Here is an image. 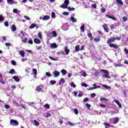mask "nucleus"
<instances>
[{
    "instance_id": "24",
    "label": "nucleus",
    "mask_w": 128,
    "mask_h": 128,
    "mask_svg": "<svg viewBox=\"0 0 128 128\" xmlns=\"http://www.w3.org/2000/svg\"><path fill=\"white\" fill-rule=\"evenodd\" d=\"M60 72L62 74V76H66V70L64 69L61 70Z\"/></svg>"
},
{
    "instance_id": "2",
    "label": "nucleus",
    "mask_w": 128,
    "mask_h": 128,
    "mask_svg": "<svg viewBox=\"0 0 128 128\" xmlns=\"http://www.w3.org/2000/svg\"><path fill=\"white\" fill-rule=\"evenodd\" d=\"M44 85L40 84L36 88V91L37 92H44Z\"/></svg>"
},
{
    "instance_id": "18",
    "label": "nucleus",
    "mask_w": 128,
    "mask_h": 128,
    "mask_svg": "<svg viewBox=\"0 0 128 128\" xmlns=\"http://www.w3.org/2000/svg\"><path fill=\"white\" fill-rule=\"evenodd\" d=\"M12 78L14 80L16 81V82H20V78H18V76H13Z\"/></svg>"
},
{
    "instance_id": "28",
    "label": "nucleus",
    "mask_w": 128,
    "mask_h": 128,
    "mask_svg": "<svg viewBox=\"0 0 128 128\" xmlns=\"http://www.w3.org/2000/svg\"><path fill=\"white\" fill-rule=\"evenodd\" d=\"M16 73V70H14V69H11L10 71H9V74H14Z\"/></svg>"
},
{
    "instance_id": "23",
    "label": "nucleus",
    "mask_w": 128,
    "mask_h": 128,
    "mask_svg": "<svg viewBox=\"0 0 128 128\" xmlns=\"http://www.w3.org/2000/svg\"><path fill=\"white\" fill-rule=\"evenodd\" d=\"M42 20H50V16H44L42 18Z\"/></svg>"
},
{
    "instance_id": "9",
    "label": "nucleus",
    "mask_w": 128,
    "mask_h": 128,
    "mask_svg": "<svg viewBox=\"0 0 128 128\" xmlns=\"http://www.w3.org/2000/svg\"><path fill=\"white\" fill-rule=\"evenodd\" d=\"M64 52H65L66 54L68 56V54H70V50H68L67 46H65Z\"/></svg>"
},
{
    "instance_id": "34",
    "label": "nucleus",
    "mask_w": 128,
    "mask_h": 128,
    "mask_svg": "<svg viewBox=\"0 0 128 128\" xmlns=\"http://www.w3.org/2000/svg\"><path fill=\"white\" fill-rule=\"evenodd\" d=\"M80 29L82 30V32H84V24L80 26Z\"/></svg>"
},
{
    "instance_id": "26",
    "label": "nucleus",
    "mask_w": 128,
    "mask_h": 128,
    "mask_svg": "<svg viewBox=\"0 0 128 128\" xmlns=\"http://www.w3.org/2000/svg\"><path fill=\"white\" fill-rule=\"evenodd\" d=\"M11 30L13 32H16V25L14 24L12 25Z\"/></svg>"
},
{
    "instance_id": "63",
    "label": "nucleus",
    "mask_w": 128,
    "mask_h": 128,
    "mask_svg": "<svg viewBox=\"0 0 128 128\" xmlns=\"http://www.w3.org/2000/svg\"><path fill=\"white\" fill-rule=\"evenodd\" d=\"M58 122H59L60 124H62V122H64L60 118L58 119Z\"/></svg>"
},
{
    "instance_id": "64",
    "label": "nucleus",
    "mask_w": 128,
    "mask_h": 128,
    "mask_svg": "<svg viewBox=\"0 0 128 128\" xmlns=\"http://www.w3.org/2000/svg\"><path fill=\"white\" fill-rule=\"evenodd\" d=\"M13 12H14V14H18V9L16 8L14 9Z\"/></svg>"
},
{
    "instance_id": "3",
    "label": "nucleus",
    "mask_w": 128,
    "mask_h": 128,
    "mask_svg": "<svg viewBox=\"0 0 128 128\" xmlns=\"http://www.w3.org/2000/svg\"><path fill=\"white\" fill-rule=\"evenodd\" d=\"M70 4V0H65L64 2V3L62 4V5L60 6V8H68V4Z\"/></svg>"
},
{
    "instance_id": "27",
    "label": "nucleus",
    "mask_w": 128,
    "mask_h": 128,
    "mask_svg": "<svg viewBox=\"0 0 128 128\" xmlns=\"http://www.w3.org/2000/svg\"><path fill=\"white\" fill-rule=\"evenodd\" d=\"M100 88V86H96V87L90 88L89 90H96V88Z\"/></svg>"
},
{
    "instance_id": "51",
    "label": "nucleus",
    "mask_w": 128,
    "mask_h": 128,
    "mask_svg": "<svg viewBox=\"0 0 128 128\" xmlns=\"http://www.w3.org/2000/svg\"><path fill=\"white\" fill-rule=\"evenodd\" d=\"M90 97L92 98H95L96 97V94L95 93L91 94H90Z\"/></svg>"
},
{
    "instance_id": "31",
    "label": "nucleus",
    "mask_w": 128,
    "mask_h": 128,
    "mask_svg": "<svg viewBox=\"0 0 128 128\" xmlns=\"http://www.w3.org/2000/svg\"><path fill=\"white\" fill-rule=\"evenodd\" d=\"M34 126H40V122H38L36 120H34Z\"/></svg>"
},
{
    "instance_id": "54",
    "label": "nucleus",
    "mask_w": 128,
    "mask_h": 128,
    "mask_svg": "<svg viewBox=\"0 0 128 128\" xmlns=\"http://www.w3.org/2000/svg\"><path fill=\"white\" fill-rule=\"evenodd\" d=\"M60 82H62V84H64V82H66V80H64V78H60Z\"/></svg>"
},
{
    "instance_id": "52",
    "label": "nucleus",
    "mask_w": 128,
    "mask_h": 128,
    "mask_svg": "<svg viewBox=\"0 0 128 128\" xmlns=\"http://www.w3.org/2000/svg\"><path fill=\"white\" fill-rule=\"evenodd\" d=\"M49 58H50V60H58L57 58H52V57L50 56H49Z\"/></svg>"
},
{
    "instance_id": "20",
    "label": "nucleus",
    "mask_w": 128,
    "mask_h": 128,
    "mask_svg": "<svg viewBox=\"0 0 128 128\" xmlns=\"http://www.w3.org/2000/svg\"><path fill=\"white\" fill-rule=\"evenodd\" d=\"M116 2L119 6H122V4H124V2H122V0H116Z\"/></svg>"
},
{
    "instance_id": "35",
    "label": "nucleus",
    "mask_w": 128,
    "mask_h": 128,
    "mask_svg": "<svg viewBox=\"0 0 128 128\" xmlns=\"http://www.w3.org/2000/svg\"><path fill=\"white\" fill-rule=\"evenodd\" d=\"M50 84H51L52 86H54V84H56V81L51 80L50 81Z\"/></svg>"
},
{
    "instance_id": "41",
    "label": "nucleus",
    "mask_w": 128,
    "mask_h": 128,
    "mask_svg": "<svg viewBox=\"0 0 128 128\" xmlns=\"http://www.w3.org/2000/svg\"><path fill=\"white\" fill-rule=\"evenodd\" d=\"M102 86L104 88H106V90H108V89L110 88V87L106 85L102 84Z\"/></svg>"
},
{
    "instance_id": "40",
    "label": "nucleus",
    "mask_w": 128,
    "mask_h": 128,
    "mask_svg": "<svg viewBox=\"0 0 128 128\" xmlns=\"http://www.w3.org/2000/svg\"><path fill=\"white\" fill-rule=\"evenodd\" d=\"M100 11L104 13V12H106V8H104L102 7V8H101Z\"/></svg>"
},
{
    "instance_id": "47",
    "label": "nucleus",
    "mask_w": 128,
    "mask_h": 128,
    "mask_svg": "<svg viewBox=\"0 0 128 128\" xmlns=\"http://www.w3.org/2000/svg\"><path fill=\"white\" fill-rule=\"evenodd\" d=\"M84 102H88V98H86L83 100Z\"/></svg>"
},
{
    "instance_id": "46",
    "label": "nucleus",
    "mask_w": 128,
    "mask_h": 128,
    "mask_svg": "<svg viewBox=\"0 0 128 128\" xmlns=\"http://www.w3.org/2000/svg\"><path fill=\"white\" fill-rule=\"evenodd\" d=\"M38 38H40V39L42 38V32H38Z\"/></svg>"
},
{
    "instance_id": "36",
    "label": "nucleus",
    "mask_w": 128,
    "mask_h": 128,
    "mask_svg": "<svg viewBox=\"0 0 128 128\" xmlns=\"http://www.w3.org/2000/svg\"><path fill=\"white\" fill-rule=\"evenodd\" d=\"M100 102H104V100H105V102H108V100L106 99V98H100Z\"/></svg>"
},
{
    "instance_id": "16",
    "label": "nucleus",
    "mask_w": 128,
    "mask_h": 128,
    "mask_svg": "<svg viewBox=\"0 0 128 128\" xmlns=\"http://www.w3.org/2000/svg\"><path fill=\"white\" fill-rule=\"evenodd\" d=\"M19 54H20V56L22 58H24L26 53L24 52V51L21 50L19 52Z\"/></svg>"
},
{
    "instance_id": "45",
    "label": "nucleus",
    "mask_w": 128,
    "mask_h": 128,
    "mask_svg": "<svg viewBox=\"0 0 128 128\" xmlns=\"http://www.w3.org/2000/svg\"><path fill=\"white\" fill-rule=\"evenodd\" d=\"M11 64H12L13 66H16V61H14V60H12V62H11Z\"/></svg>"
},
{
    "instance_id": "29",
    "label": "nucleus",
    "mask_w": 128,
    "mask_h": 128,
    "mask_svg": "<svg viewBox=\"0 0 128 128\" xmlns=\"http://www.w3.org/2000/svg\"><path fill=\"white\" fill-rule=\"evenodd\" d=\"M7 2L9 4H14V0H7Z\"/></svg>"
},
{
    "instance_id": "4",
    "label": "nucleus",
    "mask_w": 128,
    "mask_h": 128,
    "mask_svg": "<svg viewBox=\"0 0 128 128\" xmlns=\"http://www.w3.org/2000/svg\"><path fill=\"white\" fill-rule=\"evenodd\" d=\"M116 41V38L111 37L110 38H108L106 41V44H112L114 42Z\"/></svg>"
},
{
    "instance_id": "62",
    "label": "nucleus",
    "mask_w": 128,
    "mask_h": 128,
    "mask_svg": "<svg viewBox=\"0 0 128 128\" xmlns=\"http://www.w3.org/2000/svg\"><path fill=\"white\" fill-rule=\"evenodd\" d=\"M4 24L5 26H8V21L5 22Z\"/></svg>"
},
{
    "instance_id": "32",
    "label": "nucleus",
    "mask_w": 128,
    "mask_h": 128,
    "mask_svg": "<svg viewBox=\"0 0 128 128\" xmlns=\"http://www.w3.org/2000/svg\"><path fill=\"white\" fill-rule=\"evenodd\" d=\"M6 18H4L2 15H0V22H4Z\"/></svg>"
},
{
    "instance_id": "42",
    "label": "nucleus",
    "mask_w": 128,
    "mask_h": 128,
    "mask_svg": "<svg viewBox=\"0 0 128 128\" xmlns=\"http://www.w3.org/2000/svg\"><path fill=\"white\" fill-rule=\"evenodd\" d=\"M62 14L64 16H70V12H64L62 13Z\"/></svg>"
},
{
    "instance_id": "10",
    "label": "nucleus",
    "mask_w": 128,
    "mask_h": 128,
    "mask_svg": "<svg viewBox=\"0 0 128 128\" xmlns=\"http://www.w3.org/2000/svg\"><path fill=\"white\" fill-rule=\"evenodd\" d=\"M100 41V36H96V38H94V42H98Z\"/></svg>"
},
{
    "instance_id": "12",
    "label": "nucleus",
    "mask_w": 128,
    "mask_h": 128,
    "mask_svg": "<svg viewBox=\"0 0 128 128\" xmlns=\"http://www.w3.org/2000/svg\"><path fill=\"white\" fill-rule=\"evenodd\" d=\"M115 102L118 104V106H119L120 108H122V106L120 101L118 100H115Z\"/></svg>"
},
{
    "instance_id": "5",
    "label": "nucleus",
    "mask_w": 128,
    "mask_h": 128,
    "mask_svg": "<svg viewBox=\"0 0 128 128\" xmlns=\"http://www.w3.org/2000/svg\"><path fill=\"white\" fill-rule=\"evenodd\" d=\"M10 124L12 126H18V122L16 120L12 119L10 120Z\"/></svg>"
},
{
    "instance_id": "13",
    "label": "nucleus",
    "mask_w": 128,
    "mask_h": 128,
    "mask_svg": "<svg viewBox=\"0 0 128 128\" xmlns=\"http://www.w3.org/2000/svg\"><path fill=\"white\" fill-rule=\"evenodd\" d=\"M36 28H38V26L36 24H32L30 25V29L34 28H36Z\"/></svg>"
},
{
    "instance_id": "17",
    "label": "nucleus",
    "mask_w": 128,
    "mask_h": 128,
    "mask_svg": "<svg viewBox=\"0 0 128 128\" xmlns=\"http://www.w3.org/2000/svg\"><path fill=\"white\" fill-rule=\"evenodd\" d=\"M118 122H120V118H118V117H116L114 118V124H118Z\"/></svg>"
},
{
    "instance_id": "53",
    "label": "nucleus",
    "mask_w": 128,
    "mask_h": 128,
    "mask_svg": "<svg viewBox=\"0 0 128 128\" xmlns=\"http://www.w3.org/2000/svg\"><path fill=\"white\" fill-rule=\"evenodd\" d=\"M122 20H123V22H126L128 20V18L126 17V16H124L122 18Z\"/></svg>"
},
{
    "instance_id": "33",
    "label": "nucleus",
    "mask_w": 128,
    "mask_h": 128,
    "mask_svg": "<svg viewBox=\"0 0 128 128\" xmlns=\"http://www.w3.org/2000/svg\"><path fill=\"white\" fill-rule=\"evenodd\" d=\"M70 20L72 22H76V20L72 16L70 17Z\"/></svg>"
},
{
    "instance_id": "38",
    "label": "nucleus",
    "mask_w": 128,
    "mask_h": 128,
    "mask_svg": "<svg viewBox=\"0 0 128 128\" xmlns=\"http://www.w3.org/2000/svg\"><path fill=\"white\" fill-rule=\"evenodd\" d=\"M44 108H50V104H46L44 106Z\"/></svg>"
},
{
    "instance_id": "21",
    "label": "nucleus",
    "mask_w": 128,
    "mask_h": 128,
    "mask_svg": "<svg viewBox=\"0 0 128 128\" xmlns=\"http://www.w3.org/2000/svg\"><path fill=\"white\" fill-rule=\"evenodd\" d=\"M106 18H111L112 20H116V19L114 18V17H112L108 14H106Z\"/></svg>"
},
{
    "instance_id": "57",
    "label": "nucleus",
    "mask_w": 128,
    "mask_h": 128,
    "mask_svg": "<svg viewBox=\"0 0 128 128\" xmlns=\"http://www.w3.org/2000/svg\"><path fill=\"white\" fill-rule=\"evenodd\" d=\"M82 86H84V88H88V85L86 84L82 83Z\"/></svg>"
},
{
    "instance_id": "30",
    "label": "nucleus",
    "mask_w": 128,
    "mask_h": 128,
    "mask_svg": "<svg viewBox=\"0 0 128 128\" xmlns=\"http://www.w3.org/2000/svg\"><path fill=\"white\" fill-rule=\"evenodd\" d=\"M75 50L76 52H80V46L77 45L76 46Z\"/></svg>"
},
{
    "instance_id": "49",
    "label": "nucleus",
    "mask_w": 128,
    "mask_h": 128,
    "mask_svg": "<svg viewBox=\"0 0 128 128\" xmlns=\"http://www.w3.org/2000/svg\"><path fill=\"white\" fill-rule=\"evenodd\" d=\"M115 66H116H116H118V68H121V66H122V64H116V65H115Z\"/></svg>"
},
{
    "instance_id": "44",
    "label": "nucleus",
    "mask_w": 128,
    "mask_h": 128,
    "mask_svg": "<svg viewBox=\"0 0 128 128\" xmlns=\"http://www.w3.org/2000/svg\"><path fill=\"white\" fill-rule=\"evenodd\" d=\"M71 86H72V88H76V86L74 84V82H71V84H70Z\"/></svg>"
},
{
    "instance_id": "22",
    "label": "nucleus",
    "mask_w": 128,
    "mask_h": 128,
    "mask_svg": "<svg viewBox=\"0 0 128 128\" xmlns=\"http://www.w3.org/2000/svg\"><path fill=\"white\" fill-rule=\"evenodd\" d=\"M51 34L54 38H56V36H58V34H56V31H52Z\"/></svg>"
},
{
    "instance_id": "11",
    "label": "nucleus",
    "mask_w": 128,
    "mask_h": 128,
    "mask_svg": "<svg viewBox=\"0 0 128 128\" xmlns=\"http://www.w3.org/2000/svg\"><path fill=\"white\" fill-rule=\"evenodd\" d=\"M34 42L35 44H40V40L38 38H34Z\"/></svg>"
},
{
    "instance_id": "61",
    "label": "nucleus",
    "mask_w": 128,
    "mask_h": 128,
    "mask_svg": "<svg viewBox=\"0 0 128 128\" xmlns=\"http://www.w3.org/2000/svg\"><path fill=\"white\" fill-rule=\"evenodd\" d=\"M46 76L50 77V73L49 72H46Z\"/></svg>"
},
{
    "instance_id": "50",
    "label": "nucleus",
    "mask_w": 128,
    "mask_h": 128,
    "mask_svg": "<svg viewBox=\"0 0 128 128\" xmlns=\"http://www.w3.org/2000/svg\"><path fill=\"white\" fill-rule=\"evenodd\" d=\"M124 54H126L128 55V50L126 48H125L124 49Z\"/></svg>"
},
{
    "instance_id": "1",
    "label": "nucleus",
    "mask_w": 128,
    "mask_h": 128,
    "mask_svg": "<svg viewBox=\"0 0 128 128\" xmlns=\"http://www.w3.org/2000/svg\"><path fill=\"white\" fill-rule=\"evenodd\" d=\"M100 72H102L104 74H103L102 78H110V76H108V70L104 69H102L100 70Z\"/></svg>"
},
{
    "instance_id": "56",
    "label": "nucleus",
    "mask_w": 128,
    "mask_h": 128,
    "mask_svg": "<svg viewBox=\"0 0 128 128\" xmlns=\"http://www.w3.org/2000/svg\"><path fill=\"white\" fill-rule=\"evenodd\" d=\"M91 6L94 8H96V4H92Z\"/></svg>"
},
{
    "instance_id": "7",
    "label": "nucleus",
    "mask_w": 128,
    "mask_h": 128,
    "mask_svg": "<svg viewBox=\"0 0 128 128\" xmlns=\"http://www.w3.org/2000/svg\"><path fill=\"white\" fill-rule=\"evenodd\" d=\"M102 27L106 32H108V24H104L102 25Z\"/></svg>"
},
{
    "instance_id": "6",
    "label": "nucleus",
    "mask_w": 128,
    "mask_h": 128,
    "mask_svg": "<svg viewBox=\"0 0 128 128\" xmlns=\"http://www.w3.org/2000/svg\"><path fill=\"white\" fill-rule=\"evenodd\" d=\"M87 34L90 40H94V37H92V32H90V31H88Z\"/></svg>"
},
{
    "instance_id": "19",
    "label": "nucleus",
    "mask_w": 128,
    "mask_h": 128,
    "mask_svg": "<svg viewBox=\"0 0 128 128\" xmlns=\"http://www.w3.org/2000/svg\"><path fill=\"white\" fill-rule=\"evenodd\" d=\"M50 46L51 48H58V45H56V43H53L50 44Z\"/></svg>"
},
{
    "instance_id": "37",
    "label": "nucleus",
    "mask_w": 128,
    "mask_h": 128,
    "mask_svg": "<svg viewBox=\"0 0 128 128\" xmlns=\"http://www.w3.org/2000/svg\"><path fill=\"white\" fill-rule=\"evenodd\" d=\"M68 10H70V11H74V8H70V6H68L67 8Z\"/></svg>"
},
{
    "instance_id": "25",
    "label": "nucleus",
    "mask_w": 128,
    "mask_h": 128,
    "mask_svg": "<svg viewBox=\"0 0 128 128\" xmlns=\"http://www.w3.org/2000/svg\"><path fill=\"white\" fill-rule=\"evenodd\" d=\"M103 124H104V126H105V128H110V126H112V125H110V124H108V123H106V122H104Z\"/></svg>"
},
{
    "instance_id": "14",
    "label": "nucleus",
    "mask_w": 128,
    "mask_h": 128,
    "mask_svg": "<svg viewBox=\"0 0 128 128\" xmlns=\"http://www.w3.org/2000/svg\"><path fill=\"white\" fill-rule=\"evenodd\" d=\"M32 72L34 74V78H36V75L38 74V70H36V68H33Z\"/></svg>"
},
{
    "instance_id": "55",
    "label": "nucleus",
    "mask_w": 128,
    "mask_h": 128,
    "mask_svg": "<svg viewBox=\"0 0 128 128\" xmlns=\"http://www.w3.org/2000/svg\"><path fill=\"white\" fill-rule=\"evenodd\" d=\"M52 18H56V13H54V12H52Z\"/></svg>"
},
{
    "instance_id": "43",
    "label": "nucleus",
    "mask_w": 128,
    "mask_h": 128,
    "mask_svg": "<svg viewBox=\"0 0 128 128\" xmlns=\"http://www.w3.org/2000/svg\"><path fill=\"white\" fill-rule=\"evenodd\" d=\"M74 112L75 114H78V109H76V108H74Z\"/></svg>"
},
{
    "instance_id": "48",
    "label": "nucleus",
    "mask_w": 128,
    "mask_h": 128,
    "mask_svg": "<svg viewBox=\"0 0 128 128\" xmlns=\"http://www.w3.org/2000/svg\"><path fill=\"white\" fill-rule=\"evenodd\" d=\"M24 18H26V20H30V17L28 16H24Z\"/></svg>"
},
{
    "instance_id": "8",
    "label": "nucleus",
    "mask_w": 128,
    "mask_h": 128,
    "mask_svg": "<svg viewBox=\"0 0 128 128\" xmlns=\"http://www.w3.org/2000/svg\"><path fill=\"white\" fill-rule=\"evenodd\" d=\"M109 46L110 48H114L115 50H117V48H118V46L113 43L110 44Z\"/></svg>"
},
{
    "instance_id": "59",
    "label": "nucleus",
    "mask_w": 128,
    "mask_h": 128,
    "mask_svg": "<svg viewBox=\"0 0 128 128\" xmlns=\"http://www.w3.org/2000/svg\"><path fill=\"white\" fill-rule=\"evenodd\" d=\"M4 108H7V110H8V108H10V105H8V104H6L4 106Z\"/></svg>"
},
{
    "instance_id": "39",
    "label": "nucleus",
    "mask_w": 128,
    "mask_h": 128,
    "mask_svg": "<svg viewBox=\"0 0 128 128\" xmlns=\"http://www.w3.org/2000/svg\"><path fill=\"white\" fill-rule=\"evenodd\" d=\"M22 42L24 44H26V42H28V38H25L24 39H22Z\"/></svg>"
},
{
    "instance_id": "60",
    "label": "nucleus",
    "mask_w": 128,
    "mask_h": 128,
    "mask_svg": "<svg viewBox=\"0 0 128 128\" xmlns=\"http://www.w3.org/2000/svg\"><path fill=\"white\" fill-rule=\"evenodd\" d=\"M86 108H90L92 107V105L90 104H86Z\"/></svg>"
},
{
    "instance_id": "58",
    "label": "nucleus",
    "mask_w": 128,
    "mask_h": 128,
    "mask_svg": "<svg viewBox=\"0 0 128 128\" xmlns=\"http://www.w3.org/2000/svg\"><path fill=\"white\" fill-rule=\"evenodd\" d=\"M50 116H51L50 114L46 113V118H50Z\"/></svg>"
},
{
    "instance_id": "15",
    "label": "nucleus",
    "mask_w": 128,
    "mask_h": 128,
    "mask_svg": "<svg viewBox=\"0 0 128 128\" xmlns=\"http://www.w3.org/2000/svg\"><path fill=\"white\" fill-rule=\"evenodd\" d=\"M54 78H58V76H60V72L58 71H54L53 72Z\"/></svg>"
}]
</instances>
